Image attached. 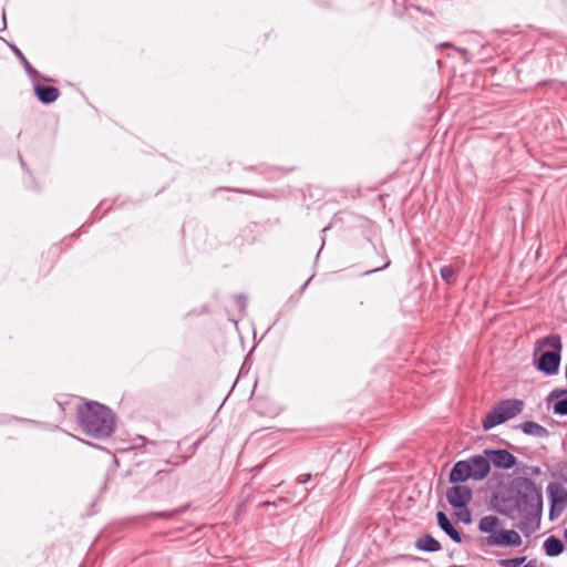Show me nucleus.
<instances>
[{
	"label": "nucleus",
	"mask_w": 567,
	"mask_h": 567,
	"mask_svg": "<svg viewBox=\"0 0 567 567\" xmlns=\"http://www.w3.org/2000/svg\"><path fill=\"white\" fill-rule=\"evenodd\" d=\"M513 485L514 495L502 499L499 512L517 522L515 526L528 537L539 528L543 513L542 493L528 477H517Z\"/></svg>",
	"instance_id": "obj_1"
},
{
	"label": "nucleus",
	"mask_w": 567,
	"mask_h": 567,
	"mask_svg": "<svg viewBox=\"0 0 567 567\" xmlns=\"http://www.w3.org/2000/svg\"><path fill=\"white\" fill-rule=\"evenodd\" d=\"M76 419L82 431L95 439H105L115 430L112 411L97 402H89L78 409Z\"/></svg>",
	"instance_id": "obj_2"
},
{
	"label": "nucleus",
	"mask_w": 567,
	"mask_h": 567,
	"mask_svg": "<svg viewBox=\"0 0 567 567\" xmlns=\"http://www.w3.org/2000/svg\"><path fill=\"white\" fill-rule=\"evenodd\" d=\"M563 341L557 333L539 338L534 343L533 362L545 375H555L561 362Z\"/></svg>",
	"instance_id": "obj_3"
},
{
	"label": "nucleus",
	"mask_w": 567,
	"mask_h": 567,
	"mask_svg": "<svg viewBox=\"0 0 567 567\" xmlns=\"http://www.w3.org/2000/svg\"><path fill=\"white\" fill-rule=\"evenodd\" d=\"M547 492L550 501L549 516L553 519L555 516L560 515L567 506V491L557 485L549 484Z\"/></svg>",
	"instance_id": "obj_4"
},
{
	"label": "nucleus",
	"mask_w": 567,
	"mask_h": 567,
	"mask_svg": "<svg viewBox=\"0 0 567 567\" xmlns=\"http://www.w3.org/2000/svg\"><path fill=\"white\" fill-rule=\"evenodd\" d=\"M486 544L489 546H513L522 545L520 535L514 529H504L486 537Z\"/></svg>",
	"instance_id": "obj_5"
},
{
	"label": "nucleus",
	"mask_w": 567,
	"mask_h": 567,
	"mask_svg": "<svg viewBox=\"0 0 567 567\" xmlns=\"http://www.w3.org/2000/svg\"><path fill=\"white\" fill-rule=\"evenodd\" d=\"M446 498L453 508H465L472 499V489L464 485H455L446 491Z\"/></svg>",
	"instance_id": "obj_6"
},
{
	"label": "nucleus",
	"mask_w": 567,
	"mask_h": 567,
	"mask_svg": "<svg viewBox=\"0 0 567 567\" xmlns=\"http://www.w3.org/2000/svg\"><path fill=\"white\" fill-rule=\"evenodd\" d=\"M484 454L489 458V462L497 468L509 470L516 465V457L507 450H484Z\"/></svg>",
	"instance_id": "obj_7"
},
{
	"label": "nucleus",
	"mask_w": 567,
	"mask_h": 567,
	"mask_svg": "<svg viewBox=\"0 0 567 567\" xmlns=\"http://www.w3.org/2000/svg\"><path fill=\"white\" fill-rule=\"evenodd\" d=\"M470 465V471L472 473V480L482 481L484 480L489 471H491V462L489 458L484 455H472L466 458Z\"/></svg>",
	"instance_id": "obj_8"
},
{
	"label": "nucleus",
	"mask_w": 567,
	"mask_h": 567,
	"mask_svg": "<svg viewBox=\"0 0 567 567\" xmlns=\"http://www.w3.org/2000/svg\"><path fill=\"white\" fill-rule=\"evenodd\" d=\"M436 520L439 527L455 543L460 544L462 543V535L461 533L454 527V525L451 523L447 515L439 511L436 513Z\"/></svg>",
	"instance_id": "obj_9"
},
{
	"label": "nucleus",
	"mask_w": 567,
	"mask_h": 567,
	"mask_svg": "<svg viewBox=\"0 0 567 567\" xmlns=\"http://www.w3.org/2000/svg\"><path fill=\"white\" fill-rule=\"evenodd\" d=\"M472 478V473L470 471V465L466 460H462L456 462L450 473V482L451 483H464L467 480Z\"/></svg>",
	"instance_id": "obj_10"
},
{
	"label": "nucleus",
	"mask_w": 567,
	"mask_h": 567,
	"mask_svg": "<svg viewBox=\"0 0 567 567\" xmlns=\"http://www.w3.org/2000/svg\"><path fill=\"white\" fill-rule=\"evenodd\" d=\"M34 94L41 103L51 104L59 99L60 91L55 86L35 84Z\"/></svg>",
	"instance_id": "obj_11"
},
{
	"label": "nucleus",
	"mask_w": 567,
	"mask_h": 567,
	"mask_svg": "<svg viewBox=\"0 0 567 567\" xmlns=\"http://www.w3.org/2000/svg\"><path fill=\"white\" fill-rule=\"evenodd\" d=\"M497 406L507 421L523 411L524 402L518 399H508L499 402Z\"/></svg>",
	"instance_id": "obj_12"
},
{
	"label": "nucleus",
	"mask_w": 567,
	"mask_h": 567,
	"mask_svg": "<svg viewBox=\"0 0 567 567\" xmlns=\"http://www.w3.org/2000/svg\"><path fill=\"white\" fill-rule=\"evenodd\" d=\"M415 548L426 553H435L441 550L442 546L432 535L424 534L416 538Z\"/></svg>",
	"instance_id": "obj_13"
},
{
	"label": "nucleus",
	"mask_w": 567,
	"mask_h": 567,
	"mask_svg": "<svg viewBox=\"0 0 567 567\" xmlns=\"http://www.w3.org/2000/svg\"><path fill=\"white\" fill-rule=\"evenodd\" d=\"M543 548L547 556L556 557L564 551L565 546L560 538L551 535L545 539Z\"/></svg>",
	"instance_id": "obj_14"
},
{
	"label": "nucleus",
	"mask_w": 567,
	"mask_h": 567,
	"mask_svg": "<svg viewBox=\"0 0 567 567\" xmlns=\"http://www.w3.org/2000/svg\"><path fill=\"white\" fill-rule=\"evenodd\" d=\"M518 427L526 435H532L536 437H547L549 435V431L546 427L534 421H526L524 423H520Z\"/></svg>",
	"instance_id": "obj_15"
},
{
	"label": "nucleus",
	"mask_w": 567,
	"mask_h": 567,
	"mask_svg": "<svg viewBox=\"0 0 567 567\" xmlns=\"http://www.w3.org/2000/svg\"><path fill=\"white\" fill-rule=\"evenodd\" d=\"M504 422H506V419L504 417L498 406H496L489 413L486 414L485 419L482 422V425L485 431H488Z\"/></svg>",
	"instance_id": "obj_16"
},
{
	"label": "nucleus",
	"mask_w": 567,
	"mask_h": 567,
	"mask_svg": "<svg viewBox=\"0 0 567 567\" xmlns=\"http://www.w3.org/2000/svg\"><path fill=\"white\" fill-rule=\"evenodd\" d=\"M10 48L13 51V53L16 54V56L19 59L21 64L23 65V69L25 70L28 75L32 80H37V78L39 76V72L30 64V62L27 60V58L21 52V50L14 44H10Z\"/></svg>",
	"instance_id": "obj_17"
},
{
	"label": "nucleus",
	"mask_w": 567,
	"mask_h": 567,
	"mask_svg": "<svg viewBox=\"0 0 567 567\" xmlns=\"http://www.w3.org/2000/svg\"><path fill=\"white\" fill-rule=\"evenodd\" d=\"M498 524H499L498 517H496L494 515L484 516L483 518H481V520L478 523V529L482 533H487V534L492 535V534L496 533L495 529L497 528Z\"/></svg>",
	"instance_id": "obj_18"
},
{
	"label": "nucleus",
	"mask_w": 567,
	"mask_h": 567,
	"mask_svg": "<svg viewBox=\"0 0 567 567\" xmlns=\"http://www.w3.org/2000/svg\"><path fill=\"white\" fill-rule=\"evenodd\" d=\"M188 505L175 508L173 511H163V512H154L151 513L150 516L154 518H173L176 515L184 513L187 509Z\"/></svg>",
	"instance_id": "obj_19"
},
{
	"label": "nucleus",
	"mask_w": 567,
	"mask_h": 567,
	"mask_svg": "<svg viewBox=\"0 0 567 567\" xmlns=\"http://www.w3.org/2000/svg\"><path fill=\"white\" fill-rule=\"evenodd\" d=\"M526 561V556L515 558H504L498 560L501 567H518Z\"/></svg>",
	"instance_id": "obj_20"
},
{
	"label": "nucleus",
	"mask_w": 567,
	"mask_h": 567,
	"mask_svg": "<svg viewBox=\"0 0 567 567\" xmlns=\"http://www.w3.org/2000/svg\"><path fill=\"white\" fill-rule=\"evenodd\" d=\"M441 278L447 284L452 285L454 282L455 270L452 266H444L440 270Z\"/></svg>",
	"instance_id": "obj_21"
},
{
	"label": "nucleus",
	"mask_w": 567,
	"mask_h": 567,
	"mask_svg": "<svg viewBox=\"0 0 567 567\" xmlns=\"http://www.w3.org/2000/svg\"><path fill=\"white\" fill-rule=\"evenodd\" d=\"M553 411L557 415H567V398L557 401L553 406Z\"/></svg>",
	"instance_id": "obj_22"
},
{
	"label": "nucleus",
	"mask_w": 567,
	"mask_h": 567,
	"mask_svg": "<svg viewBox=\"0 0 567 567\" xmlns=\"http://www.w3.org/2000/svg\"><path fill=\"white\" fill-rule=\"evenodd\" d=\"M236 303L239 307L240 310H245L247 307V298L244 295H237L236 296Z\"/></svg>",
	"instance_id": "obj_23"
},
{
	"label": "nucleus",
	"mask_w": 567,
	"mask_h": 567,
	"mask_svg": "<svg viewBox=\"0 0 567 567\" xmlns=\"http://www.w3.org/2000/svg\"><path fill=\"white\" fill-rule=\"evenodd\" d=\"M565 394H567L566 390H555L548 395L547 401L549 402L553 398H559L560 395Z\"/></svg>",
	"instance_id": "obj_24"
},
{
	"label": "nucleus",
	"mask_w": 567,
	"mask_h": 567,
	"mask_svg": "<svg viewBox=\"0 0 567 567\" xmlns=\"http://www.w3.org/2000/svg\"><path fill=\"white\" fill-rule=\"evenodd\" d=\"M458 517L462 522L466 524L471 522V513L467 509L464 513H460Z\"/></svg>",
	"instance_id": "obj_25"
},
{
	"label": "nucleus",
	"mask_w": 567,
	"mask_h": 567,
	"mask_svg": "<svg viewBox=\"0 0 567 567\" xmlns=\"http://www.w3.org/2000/svg\"><path fill=\"white\" fill-rule=\"evenodd\" d=\"M310 480H311V474L299 475L298 478H297L299 484H306Z\"/></svg>",
	"instance_id": "obj_26"
},
{
	"label": "nucleus",
	"mask_w": 567,
	"mask_h": 567,
	"mask_svg": "<svg viewBox=\"0 0 567 567\" xmlns=\"http://www.w3.org/2000/svg\"><path fill=\"white\" fill-rule=\"evenodd\" d=\"M389 265H390V261L388 260L383 266L374 268V269L370 270L369 272H375V271L383 270V269L388 268Z\"/></svg>",
	"instance_id": "obj_27"
},
{
	"label": "nucleus",
	"mask_w": 567,
	"mask_h": 567,
	"mask_svg": "<svg viewBox=\"0 0 567 567\" xmlns=\"http://www.w3.org/2000/svg\"><path fill=\"white\" fill-rule=\"evenodd\" d=\"M225 190H229V192H236V193H250L249 190H244V189H240V188H228V187H225L224 188Z\"/></svg>",
	"instance_id": "obj_28"
},
{
	"label": "nucleus",
	"mask_w": 567,
	"mask_h": 567,
	"mask_svg": "<svg viewBox=\"0 0 567 567\" xmlns=\"http://www.w3.org/2000/svg\"><path fill=\"white\" fill-rule=\"evenodd\" d=\"M522 567H537L536 565V561L535 560H529L527 564H525L524 566Z\"/></svg>",
	"instance_id": "obj_29"
},
{
	"label": "nucleus",
	"mask_w": 567,
	"mask_h": 567,
	"mask_svg": "<svg viewBox=\"0 0 567 567\" xmlns=\"http://www.w3.org/2000/svg\"><path fill=\"white\" fill-rule=\"evenodd\" d=\"M2 20H3V30L7 28V19H6V13L3 12L2 14Z\"/></svg>",
	"instance_id": "obj_30"
},
{
	"label": "nucleus",
	"mask_w": 567,
	"mask_h": 567,
	"mask_svg": "<svg viewBox=\"0 0 567 567\" xmlns=\"http://www.w3.org/2000/svg\"><path fill=\"white\" fill-rule=\"evenodd\" d=\"M439 47H441V48H442V47L451 48V47H452V44H451V43H449V42H444V43H441Z\"/></svg>",
	"instance_id": "obj_31"
},
{
	"label": "nucleus",
	"mask_w": 567,
	"mask_h": 567,
	"mask_svg": "<svg viewBox=\"0 0 567 567\" xmlns=\"http://www.w3.org/2000/svg\"><path fill=\"white\" fill-rule=\"evenodd\" d=\"M308 284H309V280L306 281L305 285L301 287V290H300L301 293L305 291V289L307 288Z\"/></svg>",
	"instance_id": "obj_32"
}]
</instances>
